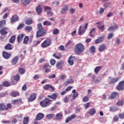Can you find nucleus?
Returning a JSON list of instances; mask_svg holds the SVG:
<instances>
[{"label":"nucleus","mask_w":124,"mask_h":124,"mask_svg":"<svg viewBox=\"0 0 124 124\" xmlns=\"http://www.w3.org/2000/svg\"><path fill=\"white\" fill-rule=\"evenodd\" d=\"M19 94L20 93L18 92V91H12L10 93V95L13 96V97H16V96H19Z\"/></svg>","instance_id":"nucleus-18"},{"label":"nucleus","mask_w":124,"mask_h":124,"mask_svg":"<svg viewBox=\"0 0 124 124\" xmlns=\"http://www.w3.org/2000/svg\"><path fill=\"white\" fill-rule=\"evenodd\" d=\"M41 46L43 48H46L47 47V40H46L42 44Z\"/></svg>","instance_id":"nucleus-45"},{"label":"nucleus","mask_w":124,"mask_h":124,"mask_svg":"<svg viewBox=\"0 0 124 124\" xmlns=\"http://www.w3.org/2000/svg\"><path fill=\"white\" fill-rule=\"evenodd\" d=\"M25 31H28V32H30V31H32V27L31 26H26L25 28Z\"/></svg>","instance_id":"nucleus-39"},{"label":"nucleus","mask_w":124,"mask_h":124,"mask_svg":"<svg viewBox=\"0 0 124 124\" xmlns=\"http://www.w3.org/2000/svg\"><path fill=\"white\" fill-rule=\"evenodd\" d=\"M119 94L118 92H113L112 94H111L110 96V99H114V98H116L119 97Z\"/></svg>","instance_id":"nucleus-19"},{"label":"nucleus","mask_w":124,"mask_h":124,"mask_svg":"<svg viewBox=\"0 0 124 124\" xmlns=\"http://www.w3.org/2000/svg\"><path fill=\"white\" fill-rule=\"evenodd\" d=\"M54 116H55L54 113H50V114H47V118H48V119H52Z\"/></svg>","instance_id":"nucleus-49"},{"label":"nucleus","mask_w":124,"mask_h":124,"mask_svg":"<svg viewBox=\"0 0 124 124\" xmlns=\"http://www.w3.org/2000/svg\"><path fill=\"white\" fill-rule=\"evenodd\" d=\"M89 97L87 96H84L82 99V101L83 102H88V101H89Z\"/></svg>","instance_id":"nucleus-57"},{"label":"nucleus","mask_w":124,"mask_h":124,"mask_svg":"<svg viewBox=\"0 0 124 124\" xmlns=\"http://www.w3.org/2000/svg\"><path fill=\"white\" fill-rule=\"evenodd\" d=\"M37 28L38 31H46L45 29H44V27L42 26V24H41V23L38 24L37 25Z\"/></svg>","instance_id":"nucleus-23"},{"label":"nucleus","mask_w":124,"mask_h":124,"mask_svg":"<svg viewBox=\"0 0 124 124\" xmlns=\"http://www.w3.org/2000/svg\"><path fill=\"white\" fill-rule=\"evenodd\" d=\"M69 10V7L68 6H65L63 9L61 11V13L62 15H63L66 13V12H67Z\"/></svg>","instance_id":"nucleus-21"},{"label":"nucleus","mask_w":124,"mask_h":124,"mask_svg":"<svg viewBox=\"0 0 124 124\" xmlns=\"http://www.w3.org/2000/svg\"><path fill=\"white\" fill-rule=\"evenodd\" d=\"M40 105H41L42 107H47V98H46L45 100L40 102Z\"/></svg>","instance_id":"nucleus-15"},{"label":"nucleus","mask_w":124,"mask_h":124,"mask_svg":"<svg viewBox=\"0 0 124 124\" xmlns=\"http://www.w3.org/2000/svg\"><path fill=\"white\" fill-rule=\"evenodd\" d=\"M6 106L7 107H6L5 111H7L8 110H9L12 108V105H11V103L7 104Z\"/></svg>","instance_id":"nucleus-42"},{"label":"nucleus","mask_w":124,"mask_h":124,"mask_svg":"<svg viewBox=\"0 0 124 124\" xmlns=\"http://www.w3.org/2000/svg\"><path fill=\"white\" fill-rule=\"evenodd\" d=\"M56 63V60L55 59H51L50 60V64L52 65H55Z\"/></svg>","instance_id":"nucleus-64"},{"label":"nucleus","mask_w":124,"mask_h":124,"mask_svg":"<svg viewBox=\"0 0 124 124\" xmlns=\"http://www.w3.org/2000/svg\"><path fill=\"white\" fill-rule=\"evenodd\" d=\"M18 60H19L18 56L15 57L11 61L12 64L13 65H15L17 64V62H18Z\"/></svg>","instance_id":"nucleus-14"},{"label":"nucleus","mask_w":124,"mask_h":124,"mask_svg":"<svg viewBox=\"0 0 124 124\" xmlns=\"http://www.w3.org/2000/svg\"><path fill=\"white\" fill-rule=\"evenodd\" d=\"M16 39V36H15V35H14L11 37V38L9 41V42H10V43L12 44L15 41Z\"/></svg>","instance_id":"nucleus-34"},{"label":"nucleus","mask_w":124,"mask_h":124,"mask_svg":"<svg viewBox=\"0 0 124 124\" xmlns=\"http://www.w3.org/2000/svg\"><path fill=\"white\" fill-rule=\"evenodd\" d=\"M29 41H30V37L28 36H26L23 40V44H28Z\"/></svg>","instance_id":"nucleus-27"},{"label":"nucleus","mask_w":124,"mask_h":124,"mask_svg":"<svg viewBox=\"0 0 124 124\" xmlns=\"http://www.w3.org/2000/svg\"><path fill=\"white\" fill-rule=\"evenodd\" d=\"M59 29H53V33L54 35H57V34H59Z\"/></svg>","instance_id":"nucleus-52"},{"label":"nucleus","mask_w":124,"mask_h":124,"mask_svg":"<svg viewBox=\"0 0 124 124\" xmlns=\"http://www.w3.org/2000/svg\"><path fill=\"white\" fill-rule=\"evenodd\" d=\"M117 90H124V80L119 82V84L116 87Z\"/></svg>","instance_id":"nucleus-5"},{"label":"nucleus","mask_w":124,"mask_h":124,"mask_svg":"<svg viewBox=\"0 0 124 124\" xmlns=\"http://www.w3.org/2000/svg\"><path fill=\"white\" fill-rule=\"evenodd\" d=\"M76 116H77V114H71V115L70 116H68V117H67V118H66V119L65 120L66 123H68V122H69V121H70L74 118H75V117H76Z\"/></svg>","instance_id":"nucleus-12"},{"label":"nucleus","mask_w":124,"mask_h":124,"mask_svg":"<svg viewBox=\"0 0 124 124\" xmlns=\"http://www.w3.org/2000/svg\"><path fill=\"white\" fill-rule=\"evenodd\" d=\"M97 27L102 31H104L105 29V26L104 25H98Z\"/></svg>","instance_id":"nucleus-47"},{"label":"nucleus","mask_w":124,"mask_h":124,"mask_svg":"<svg viewBox=\"0 0 124 124\" xmlns=\"http://www.w3.org/2000/svg\"><path fill=\"white\" fill-rule=\"evenodd\" d=\"M62 62H57L56 63V68L60 70L62 69Z\"/></svg>","instance_id":"nucleus-25"},{"label":"nucleus","mask_w":124,"mask_h":124,"mask_svg":"<svg viewBox=\"0 0 124 124\" xmlns=\"http://www.w3.org/2000/svg\"><path fill=\"white\" fill-rule=\"evenodd\" d=\"M14 79L16 81H19L20 80V76L17 75L16 76L14 77Z\"/></svg>","instance_id":"nucleus-60"},{"label":"nucleus","mask_w":124,"mask_h":124,"mask_svg":"<svg viewBox=\"0 0 124 124\" xmlns=\"http://www.w3.org/2000/svg\"><path fill=\"white\" fill-rule=\"evenodd\" d=\"M85 49V46L81 43L77 44L74 46V52L78 55H80L81 53L84 51Z\"/></svg>","instance_id":"nucleus-1"},{"label":"nucleus","mask_w":124,"mask_h":124,"mask_svg":"<svg viewBox=\"0 0 124 124\" xmlns=\"http://www.w3.org/2000/svg\"><path fill=\"white\" fill-rule=\"evenodd\" d=\"M104 38H105V36H104V35L101 36L100 37H98V38L95 40V43L99 44L100 43L103 42Z\"/></svg>","instance_id":"nucleus-10"},{"label":"nucleus","mask_w":124,"mask_h":124,"mask_svg":"<svg viewBox=\"0 0 124 124\" xmlns=\"http://www.w3.org/2000/svg\"><path fill=\"white\" fill-rule=\"evenodd\" d=\"M25 27L24 24H20L18 25L17 29V30H21V29H23Z\"/></svg>","instance_id":"nucleus-55"},{"label":"nucleus","mask_w":124,"mask_h":124,"mask_svg":"<svg viewBox=\"0 0 124 124\" xmlns=\"http://www.w3.org/2000/svg\"><path fill=\"white\" fill-rule=\"evenodd\" d=\"M6 24V21L5 20H2L0 21V29H1V28L3 27V26H5V25Z\"/></svg>","instance_id":"nucleus-36"},{"label":"nucleus","mask_w":124,"mask_h":124,"mask_svg":"<svg viewBox=\"0 0 124 124\" xmlns=\"http://www.w3.org/2000/svg\"><path fill=\"white\" fill-rule=\"evenodd\" d=\"M91 104L90 102H88V103H86V104H84V108L87 109L90 107V105Z\"/></svg>","instance_id":"nucleus-56"},{"label":"nucleus","mask_w":124,"mask_h":124,"mask_svg":"<svg viewBox=\"0 0 124 124\" xmlns=\"http://www.w3.org/2000/svg\"><path fill=\"white\" fill-rule=\"evenodd\" d=\"M6 109V106L5 104L3 103H0V110L1 111H4Z\"/></svg>","instance_id":"nucleus-35"},{"label":"nucleus","mask_w":124,"mask_h":124,"mask_svg":"<svg viewBox=\"0 0 124 124\" xmlns=\"http://www.w3.org/2000/svg\"><path fill=\"white\" fill-rule=\"evenodd\" d=\"M31 0H24L23 2V5H25V6H27V5H29V4L31 3Z\"/></svg>","instance_id":"nucleus-37"},{"label":"nucleus","mask_w":124,"mask_h":124,"mask_svg":"<svg viewBox=\"0 0 124 124\" xmlns=\"http://www.w3.org/2000/svg\"><path fill=\"white\" fill-rule=\"evenodd\" d=\"M56 88L54 86L50 85V84H47V90H50V91H54L55 90Z\"/></svg>","instance_id":"nucleus-30"},{"label":"nucleus","mask_w":124,"mask_h":124,"mask_svg":"<svg viewBox=\"0 0 124 124\" xmlns=\"http://www.w3.org/2000/svg\"><path fill=\"white\" fill-rule=\"evenodd\" d=\"M118 25L117 24H115L114 26H110V27H108V31H112L116 30V29H118Z\"/></svg>","instance_id":"nucleus-17"},{"label":"nucleus","mask_w":124,"mask_h":124,"mask_svg":"<svg viewBox=\"0 0 124 124\" xmlns=\"http://www.w3.org/2000/svg\"><path fill=\"white\" fill-rule=\"evenodd\" d=\"M36 99V93H33L31 94L29 97L28 98V102H32Z\"/></svg>","instance_id":"nucleus-4"},{"label":"nucleus","mask_w":124,"mask_h":124,"mask_svg":"<svg viewBox=\"0 0 124 124\" xmlns=\"http://www.w3.org/2000/svg\"><path fill=\"white\" fill-rule=\"evenodd\" d=\"M118 117L121 119H124V112H122L121 113H119Z\"/></svg>","instance_id":"nucleus-53"},{"label":"nucleus","mask_w":124,"mask_h":124,"mask_svg":"<svg viewBox=\"0 0 124 124\" xmlns=\"http://www.w3.org/2000/svg\"><path fill=\"white\" fill-rule=\"evenodd\" d=\"M2 85L4 86V87H9V82L8 81H4Z\"/></svg>","instance_id":"nucleus-54"},{"label":"nucleus","mask_w":124,"mask_h":124,"mask_svg":"<svg viewBox=\"0 0 124 124\" xmlns=\"http://www.w3.org/2000/svg\"><path fill=\"white\" fill-rule=\"evenodd\" d=\"M26 25H30L32 24V20L31 19H28L25 21Z\"/></svg>","instance_id":"nucleus-46"},{"label":"nucleus","mask_w":124,"mask_h":124,"mask_svg":"<svg viewBox=\"0 0 124 124\" xmlns=\"http://www.w3.org/2000/svg\"><path fill=\"white\" fill-rule=\"evenodd\" d=\"M4 49L5 50H12V46L10 43H8L4 46Z\"/></svg>","instance_id":"nucleus-26"},{"label":"nucleus","mask_w":124,"mask_h":124,"mask_svg":"<svg viewBox=\"0 0 124 124\" xmlns=\"http://www.w3.org/2000/svg\"><path fill=\"white\" fill-rule=\"evenodd\" d=\"M17 21H19V17L18 16H17V15L13 16L11 18V23H16Z\"/></svg>","instance_id":"nucleus-8"},{"label":"nucleus","mask_w":124,"mask_h":124,"mask_svg":"<svg viewBox=\"0 0 124 124\" xmlns=\"http://www.w3.org/2000/svg\"><path fill=\"white\" fill-rule=\"evenodd\" d=\"M8 28L3 27L1 30H0V33L1 35H6L8 32Z\"/></svg>","instance_id":"nucleus-7"},{"label":"nucleus","mask_w":124,"mask_h":124,"mask_svg":"<svg viewBox=\"0 0 124 124\" xmlns=\"http://www.w3.org/2000/svg\"><path fill=\"white\" fill-rule=\"evenodd\" d=\"M78 92H76V91H75V93L73 94V98L71 99V101H73V100H75L76 98L78 97Z\"/></svg>","instance_id":"nucleus-32"},{"label":"nucleus","mask_w":124,"mask_h":124,"mask_svg":"<svg viewBox=\"0 0 124 124\" xmlns=\"http://www.w3.org/2000/svg\"><path fill=\"white\" fill-rule=\"evenodd\" d=\"M106 46L105 45H101L99 46V50L100 52H102L103 51H104V50L106 49Z\"/></svg>","instance_id":"nucleus-28"},{"label":"nucleus","mask_w":124,"mask_h":124,"mask_svg":"<svg viewBox=\"0 0 124 124\" xmlns=\"http://www.w3.org/2000/svg\"><path fill=\"white\" fill-rule=\"evenodd\" d=\"M3 57L4 58V59H6V60H8L11 56V54L8 53V52H6L5 51H3L2 53Z\"/></svg>","instance_id":"nucleus-13"},{"label":"nucleus","mask_w":124,"mask_h":124,"mask_svg":"<svg viewBox=\"0 0 124 124\" xmlns=\"http://www.w3.org/2000/svg\"><path fill=\"white\" fill-rule=\"evenodd\" d=\"M108 84H113L119 80L120 78H111V77H108Z\"/></svg>","instance_id":"nucleus-3"},{"label":"nucleus","mask_w":124,"mask_h":124,"mask_svg":"<svg viewBox=\"0 0 124 124\" xmlns=\"http://www.w3.org/2000/svg\"><path fill=\"white\" fill-rule=\"evenodd\" d=\"M74 82V80L72 79H69V80H67L64 83L65 85H67L68 84H69V83H73Z\"/></svg>","instance_id":"nucleus-44"},{"label":"nucleus","mask_w":124,"mask_h":124,"mask_svg":"<svg viewBox=\"0 0 124 124\" xmlns=\"http://www.w3.org/2000/svg\"><path fill=\"white\" fill-rule=\"evenodd\" d=\"M82 26L81 25L78 29V35H83L85 33V31L84 30H81Z\"/></svg>","instance_id":"nucleus-33"},{"label":"nucleus","mask_w":124,"mask_h":124,"mask_svg":"<svg viewBox=\"0 0 124 124\" xmlns=\"http://www.w3.org/2000/svg\"><path fill=\"white\" fill-rule=\"evenodd\" d=\"M47 97H49L51 99H54L55 100L58 97V94L57 93H53V94H52V95H47Z\"/></svg>","instance_id":"nucleus-24"},{"label":"nucleus","mask_w":124,"mask_h":124,"mask_svg":"<svg viewBox=\"0 0 124 124\" xmlns=\"http://www.w3.org/2000/svg\"><path fill=\"white\" fill-rule=\"evenodd\" d=\"M90 50L91 51L92 53H94V52H95V47L94 46H92L90 47Z\"/></svg>","instance_id":"nucleus-40"},{"label":"nucleus","mask_w":124,"mask_h":124,"mask_svg":"<svg viewBox=\"0 0 124 124\" xmlns=\"http://www.w3.org/2000/svg\"><path fill=\"white\" fill-rule=\"evenodd\" d=\"M118 120H119L118 116L117 115H114L113 121L116 122V121H118Z\"/></svg>","instance_id":"nucleus-63"},{"label":"nucleus","mask_w":124,"mask_h":124,"mask_svg":"<svg viewBox=\"0 0 124 124\" xmlns=\"http://www.w3.org/2000/svg\"><path fill=\"white\" fill-rule=\"evenodd\" d=\"M46 34V31L38 30L36 32V38L38 37H41L43 35H45Z\"/></svg>","instance_id":"nucleus-6"},{"label":"nucleus","mask_w":124,"mask_h":124,"mask_svg":"<svg viewBox=\"0 0 124 124\" xmlns=\"http://www.w3.org/2000/svg\"><path fill=\"white\" fill-rule=\"evenodd\" d=\"M53 15L54 14L52 12L51 8L47 6V16H53Z\"/></svg>","instance_id":"nucleus-22"},{"label":"nucleus","mask_w":124,"mask_h":124,"mask_svg":"<svg viewBox=\"0 0 124 124\" xmlns=\"http://www.w3.org/2000/svg\"><path fill=\"white\" fill-rule=\"evenodd\" d=\"M36 11L37 12V14H41V12H42V8L41 7V5H39L36 8Z\"/></svg>","instance_id":"nucleus-20"},{"label":"nucleus","mask_w":124,"mask_h":124,"mask_svg":"<svg viewBox=\"0 0 124 124\" xmlns=\"http://www.w3.org/2000/svg\"><path fill=\"white\" fill-rule=\"evenodd\" d=\"M52 44V41L51 39L48 38L47 39V46H50Z\"/></svg>","instance_id":"nucleus-62"},{"label":"nucleus","mask_w":124,"mask_h":124,"mask_svg":"<svg viewBox=\"0 0 124 124\" xmlns=\"http://www.w3.org/2000/svg\"><path fill=\"white\" fill-rule=\"evenodd\" d=\"M75 59L76 57H74L73 55H71L68 60V63L71 65H74Z\"/></svg>","instance_id":"nucleus-9"},{"label":"nucleus","mask_w":124,"mask_h":124,"mask_svg":"<svg viewBox=\"0 0 124 124\" xmlns=\"http://www.w3.org/2000/svg\"><path fill=\"white\" fill-rule=\"evenodd\" d=\"M102 67L101 66H97L96 67L94 70V72L96 74H97L98 72L101 70Z\"/></svg>","instance_id":"nucleus-29"},{"label":"nucleus","mask_w":124,"mask_h":124,"mask_svg":"<svg viewBox=\"0 0 124 124\" xmlns=\"http://www.w3.org/2000/svg\"><path fill=\"white\" fill-rule=\"evenodd\" d=\"M96 112V110L95 108H92L85 113V117H86V118H88L90 117V115H94L95 114Z\"/></svg>","instance_id":"nucleus-2"},{"label":"nucleus","mask_w":124,"mask_h":124,"mask_svg":"<svg viewBox=\"0 0 124 124\" xmlns=\"http://www.w3.org/2000/svg\"><path fill=\"white\" fill-rule=\"evenodd\" d=\"M112 37H113V33H110L109 34H108V40H110V39H111Z\"/></svg>","instance_id":"nucleus-61"},{"label":"nucleus","mask_w":124,"mask_h":124,"mask_svg":"<svg viewBox=\"0 0 124 124\" xmlns=\"http://www.w3.org/2000/svg\"><path fill=\"white\" fill-rule=\"evenodd\" d=\"M110 111H116L117 110V108L116 107H110Z\"/></svg>","instance_id":"nucleus-48"},{"label":"nucleus","mask_w":124,"mask_h":124,"mask_svg":"<svg viewBox=\"0 0 124 124\" xmlns=\"http://www.w3.org/2000/svg\"><path fill=\"white\" fill-rule=\"evenodd\" d=\"M124 101H123L122 100L121 101H119L118 102H117V105L118 106H123V105H124Z\"/></svg>","instance_id":"nucleus-58"},{"label":"nucleus","mask_w":124,"mask_h":124,"mask_svg":"<svg viewBox=\"0 0 124 124\" xmlns=\"http://www.w3.org/2000/svg\"><path fill=\"white\" fill-rule=\"evenodd\" d=\"M63 114L62 113H57L56 114V117L57 119L61 120L62 118Z\"/></svg>","instance_id":"nucleus-43"},{"label":"nucleus","mask_w":124,"mask_h":124,"mask_svg":"<svg viewBox=\"0 0 124 124\" xmlns=\"http://www.w3.org/2000/svg\"><path fill=\"white\" fill-rule=\"evenodd\" d=\"M95 31V28H93L92 29L91 31L90 32V37H92V38H93L94 37V35L93 34V32Z\"/></svg>","instance_id":"nucleus-50"},{"label":"nucleus","mask_w":124,"mask_h":124,"mask_svg":"<svg viewBox=\"0 0 124 124\" xmlns=\"http://www.w3.org/2000/svg\"><path fill=\"white\" fill-rule=\"evenodd\" d=\"M25 36V34H20L17 36V43H20L22 40H23V38Z\"/></svg>","instance_id":"nucleus-16"},{"label":"nucleus","mask_w":124,"mask_h":124,"mask_svg":"<svg viewBox=\"0 0 124 124\" xmlns=\"http://www.w3.org/2000/svg\"><path fill=\"white\" fill-rule=\"evenodd\" d=\"M53 56H54V57H55L57 59H60L62 57V55L61 54H59L58 55V54H57V53H54L53 54Z\"/></svg>","instance_id":"nucleus-51"},{"label":"nucleus","mask_w":124,"mask_h":124,"mask_svg":"<svg viewBox=\"0 0 124 124\" xmlns=\"http://www.w3.org/2000/svg\"><path fill=\"white\" fill-rule=\"evenodd\" d=\"M18 72H19L20 74H21V75H23V74H25V72H26V71L25 69L23 68H20L18 69Z\"/></svg>","instance_id":"nucleus-38"},{"label":"nucleus","mask_w":124,"mask_h":124,"mask_svg":"<svg viewBox=\"0 0 124 124\" xmlns=\"http://www.w3.org/2000/svg\"><path fill=\"white\" fill-rule=\"evenodd\" d=\"M20 102H22V99H16L12 101V103L14 104V105H15V104H17V103H20Z\"/></svg>","instance_id":"nucleus-31"},{"label":"nucleus","mask_w":124,"mask_h":124,"mask_svg":"<svg viewBox=\"0 0 124 124\" xmlns=\"http://www.w3.org/2000/svg\"><path fill=\"white\" fill-rule=\"evenodd\" d=\"M63 101L65 103H68L69 102L68 97H67V96H65V97L63 98Z\"/></svg>","instance_id":"nucleus-59"},{"label":"nucleus","mask_w":124,"mask_h":124,"mask_svg":"<svg viewBox=\"0 0 124 124\" xmlns=\"http://www.w3.org/2000/svg\"><path fill=\"white\" fill-rule=\"evenodd\" d=\"M44 118V114L43 113H39L37 115L35 118V121H40Z\"/></svg>","instance_id":"nucleus-11"},{"label":"nucleus","mask_w":124,"mask_h":124,"mask_svg":"<svg viewBox=\"0 0 124 124\" xmlns=\"http://www.w3.org/2000/svg\"><path fill=\"white\" fill-rule=\"evenodd\" d=\"M30 118L29 117H25L23 119V124H28Z\"/></svg>","instance_id":"nucleus-41"}]
</instances>
